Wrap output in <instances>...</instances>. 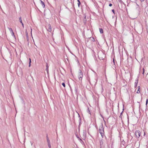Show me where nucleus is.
Here are the masks:
<instances>
[{"mask_svg":"<svg viewBox=\"0 0 148 148\" xmlns=\"http://www.w3.org/2000/svg\"><path fill=\"white\" fill-rule=\"evenodd\" d=\"M99 132L102 138L104 137L105 136V135L104 134V128L103 125L102 124H101L99 127Z\"/></svg>","mask_w":148,"mask_h":148,"instance_id":"obj_1","label":"nucleus"},{"mask_svg":"<svg viewBox=\"0 0 148 148\" xmlns=\"http://www.w3.org/2000/svg\"><path fill=\"white\" fill-rule=\"evenodd\" d=\"M98 56L100 60H103L105 57L104 54L102 52L99 53L98 54Z\"/></svg>","mask_w":148,"mask_h":148,"instance_id":"obj_2","label":"nucleus"},{"mask_svg":"<svg viewBox=\"0 0 148 148\" xmlns=\"http://www.w3.org/2000/svg\"><path fill=\"white\" fill-rule=\"evenodd\" d=\"M135 135L137 138H139L140 136V132L139 131L136 130L135 132Z\"/></svg>","mask_w":148,"mask_h":148,"instance_id":"obj_3","label":"nucleus"},{"mask_svg":"<svg viewBox=\"0 0 148 148\" xmlns=\"http://www.w3.org/2000/svg\"><path fill=\"white\" fill-rule=\"evenodd\" d=\"M83 76V73L81 71H80L79 73L78 76V77L79 80H82Z\"/></svg>","mask_w":148,"mask_h":148,"instance_id":"obj_4","label":"nucleus"},{"mask_svg":"<svg viewBox=\"0 0 148 148\" xmlns=\"http://www.w3.org/2000/svg\"><path fill=\"white\" fill-rule=\"evenodd\" d=\"M48 31L50 32L52 31V28L50 24H49L48 25V29H47Z\"/></svg>","mask_w":148,"mask_h":148,"instance_id":"obj_5","label":"nucleus"},{"mask_svg":"<svg viewBox=\"0 0 148 148\" xmlns=\"http://www.w3.org/2000/svg\"><path fill=\"white\" fill-rule=\"evenodd\" d=\"M19 21L22 24V26L23 27H24V25H23V23H22V19H21V17H20L19 18Z\"/></svg>","mask_w":148,"mask_h":148,"instance_id":"obj_6","label":"nucleus"},{"mask_svg":"<svg viewBox=\"0 0 148 148\" xmlns=\"http://www.w3.org/2000/svg\"><path fill=\"white\" fill-rule=\"evenodd\" d=\"M40 1H41V4L42 5V7L43 8H45V4L44 2H43L41 0H40Z\"/></svg>","mask_w":148,"mask_h":148,"instance_id":"obj_7","label":"nucleus"},{"mask_svg":"<svg viewBox=\"0 0 148 148\" xmlns=\"http://www.w3.org/2000/svg\"><path fill=\"white\" fill-rule=\"evenodd\" d=\"M83 136H85L86 135V130H84L83 131Z\"/></svg>","mask_w":148,"mask_h":148,"instance_id":"obj_8","label":"nucleus"},{"mask_svg":"<svg viewBox=\"0 0 148 148\" xmlns=\"http://www.w3.org/2000/svg\"><path fill=\"white\" fill-rule=\"evenodd\" d=\"M99 30L101 34H102L103 33V30L102 29L99 28Z\"/></svg>","mask_w":148,"mask_h":148,"instance_id":"obj_9","label":"nucleus"},{"mask_svg":"<svg viewBox=\"0 0 148 148\" xmlns=\"http://www.w3.org/2000/svg\"><path fill=\"white\" fill-rule=\"evenodd\" d=\"M8 28L10 32V33H11L12 32H13V30L11 28L9 27H8Z\"/></svg>","mask_w":148,"mask_h":148,"instance_id":"obj_10","label":"nucleus"},{"mask_svg":"<svg viewBox=\"0 0 148 148\" xmlns=\"http://www.w3.org/2000/svg\"><path fill=\"white\" fill-rule=\"evenodd\" d=\"M77 2H78V3H77L78 5V6L79 7L80 4V3H81L80 1L79 0H77Z\"/></svg>","mask_w":148,"mask_h":148,"instance_id":"obj_11","label":"nucleus"},{"mask_svg":"<svg viewBox=\"0 0 148 148\" xmlns=\"http://www.w3.org/2000/svg\"><path fill=\"white\" fill-rule=\"evenodd\" d=\"M29 66L30 67L31 66V60L30 58L29 59Z\"/></svg>","mask_w":148,"mask_h":148,"instance_id":"obj_12","label":"nucleus"},{"mask_svg":"<svg viewBox=\"0 0 148 148\" xmlns=\"http://www.w3.org/2000/svg\"><path fill=\"white\" fill-rule=\"evenodd\" d=\"M140 88H139L138 89V91L137 92V93H140Z\"/></svg>","mask_w":148,"mask_h":148,"instance_id":"obj_13","label":"nucleus"},{"mask_svg":"<svg viewBox=\"0 0 148 148\" xmlns=\"http://www.w3.org/2000/svg\"><path fill=\"white\" fill-rule=\"evenodd\" d=\"M48 146H49V148H51V145H50V143H48Z\"/></svg>","mask_w":148,"mask_h":148,"instance_id":"obj_14","label":"nucleus"},{"mask_svg":"<svg viewBox=\"0 0 148 148\" xmlns=\"http://www.w3.org/2000/svg\"><path fill=\"white\" fill-rule=\"evenodd\" d=\"M11 33V34L12 36H13L14 37L15 36L13 32Z\"/></svg>","mask_w":148,"mask_h":148,"instance_id":"obj_15","label":"nucleus"},{"mask_svg":"<svg viewBox=\"0 0 148 148\" xmlns=\"http://www.w3.org/2000/svg\"><path fill=\"white\" fill-rule=\"evenodd\" d=\"M62 85L64 86V87H65V84L64 83H63L62 84Z\"/></svg>","mask_w":148,"mask_h":148,"instance_id":"obj_16","label":"nucleus"},{"mask_svg":"<svg viewBox=\"0 0 148 148\" xmlns=\"http://www.w3.org/2000/svg\"><path fill=\"white\" fill-rule=\"evenodd\" d=\"M47 142L48 143H50V141L48 138H47Z\"/></svg>","mask_w":148,"mask_h":148,"instance_id":"obj_17","label":"nucleus"},{"mask_svg":"<svg viewBox=\"0 0 148 148\" xmlns=\"http://www.w3.org/2000/svg\"><path fill=\"white\" fill-rule=\"evenodd\" d=\"M148 99H147V100H146V105H147V103H148Z\"/></svg>","mask_w":148,"mask_h":148,"instance_id":"obj_18","label":"nucleus"},{"mask_svg":"<svg viewBox=\"0 0 148 148\" xmlns=\"http://www.w3.org/2000/svg\"><path fill=\"white\" fill-rule=\"evenodd\" d=\"M88 112L89 113V114H90V111L89 110L88 108Z\"/></svg>","mask_w":148,"mask_h":148,"instance_id":"obj_19","label":"nucleus"},{"mask_svg":"<svg viewBox=\"0 0 148 148\" xmlns=\"http://www.w3.org/2000/svg\"><path fill=\"white\" fill-rule=\"evenodd\" d=\"M46 70H47V73H48V71H49V69L48 68H46Z\"/></svg>","mask_w":148,"mask_h":148,"instance_id":"obj_20","label":"nucleus"},{"mask_svg":"<svg viewBox=\"0 0 148 148\" xmlns=\"http://www.w3.org/2000/svg\"><path fill=\"white\" fill-rule=\"evenodd\" d=\"M31 35H32V29H31ZM32 39H33V37H32Z\"/></svg>","mask_w":148,"mask_h":148,"instance_id":"obj_21","label":"nucleus"},{"mask_svg":"<svg viewBox=\"0 0 148 148\" xmlns=\"http://www.w3.org/2000/svg\"><path fill=\"white\" fill-rule=\"evenodd\" d=\"M46 68H49V66L47 64V65H46Z\"/></svg>","mask_w":148,"mask_h":148,"instance_id":"obj_22","label":"nucleus"},{"mask_svg":"<svg viewBox=\"0 0 148 148\" xmlns=\"http://www.w3.org/2000/svg\"><path fill=\"white\" fill-rule=\"evenodd\" d=\"M112 4L110 3L109 4V6H112Z\"/></svg>","mask_w":148,"mask_h":148,"instance_id":"obj_23","label":"nucleus"},{"mask_svg":"<svg viewBox=\"0 0 148 148\" xmlns=\"http://www.w3.org/2000/svg\"><path fill=\"white\" fill-rule=\"evenodd\" d=\"M100 145L103 144V142H100Z\"/></svg>","mask_w":148,"mask_h":148,"instance_id":"obj_24","label":"nucleus"},{"mask_svg":"<svg viewBox=\"0 0 148 148\" xmlns=\"http://www.w3.org/2000/svg\"><path fill=\"white\" fill-rule=\"evenodd\" d=\"M137 82L136 83V82H135V84H136V85H135L136 86V85H137Z\"/></svg>","mask_w":148,"mask_h":148,"instance_id":"obj_25","label":"nucleus"},{"mask_svg":"<svg viewBox=\"0 0 148 148\" xmlns=\"http://www.w3.org/2000/svg\"><path fill=\"white\" fill-rule=\"evenodd\" d=\"M112 12H113V13H114V10H112Z\"/></svg>","mask_w":148,"mask_h":148,"instance_id":"obj_26","label":"nucleus"},{"mask_svg":"<svg viewBox=\"0 0 148 148\" xmlns=\"http://www.w3.org/2000/svg\"><path fill=\"white\" fill-rule=\"evenodd\" d=\"M142 1H143L144 0H140Z\"/></svg>","mask_w":148,"mask_h":148,"instance_id":"obj_27","label":"nucleus"},{"mask_svg":"<svg viewBox=\"0 0 148 148\" xmlns=\"http://www.w3.org/2000/svg\"><path fill=\"white\" fill-rule=\"evenodd\" d=\"M144 69H143V74L144 73Z\"/></svg>","mask_w":148,"mask_h":148,"instance_id":"obj_28","label":"nucleus"},{"mask_svg":"<svg viewBox=\"0 0 148 148\" xmlns=\"http://www.w3.org/2000/svg\"><path fill=\"white\" fill-rule=\"evenodd\" d=\"M145 133L144 132V135L145 136Z\"/></svg>","mask_w":148,"mask_h":148,"instance_id":"obj_29","label":"nucleus"}]
</instances>
